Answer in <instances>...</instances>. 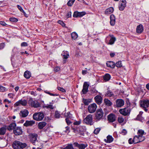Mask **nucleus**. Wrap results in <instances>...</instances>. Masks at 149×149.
I'll list each match as a JSON object with an SVG mask.
<instances>
[{"label": "nucleus", "mask_w": 149, "mask_h": 149, "mask_svg": "<svg viewBox=\"0 0 149 149\" xmlns=\"http://www.w3.org/2000/svg\"><path fill=\"white\" fill-rule=\"evenodd\" d=\"M27 145L25 143H22L20 141H14L12 144V146L14 149H23Z\"/></svg>", "instance_id": "obj_1"}, {"label": "nucleus", "mask_w": 149, "mask_h": 149, "mask_svg": "<svg viewBox=\"0 0 149 149\" xmlns=\"http://www.w3.org/2000/svg\"><path fill=\"white\" fill-rule=\"evenodd\" d=\"M38 135L36 134H32L30 135V138L31 142L33 145L36 146H39V142L37 140Z\"/></svg>", "instance_id": "obj_2"}, {"label": "nucleus", "mask_w": 149, "mask_h": 149, "mask_svg": "<svg viewBox=\"0 0 149 149\" xmlns=\"http://www.w3.org/2000/svg\"><path fill=\"white\" fill-rule=\"evenodd\" d=\"M44 117V114L42 112L34 113L33 116V119L37 121H40L42 120Z\"/></svg>", "instance_id": "obj_3"}, {"label": "nucleus", "mask_w": 149, "mask_h": 149, "mask_svg": "<svg viewBox=\"0 0 149 149\" xmlns=\"http://www.w3.org/2000/svg\"><path fill=\"white\" fill-rule=\"evenodd\" d=\"M104 113L101 109H98L95 114V119L99 120L103 118Z\"/></svg>", "instance_id": "obj_4"}, {"label": "nucleus", "mask_w": 149, "mask_h": 149, "mask_svg": "<svg viewBox=\"0 0 149 149\" xmlns=\"http://www.w3.org/2000/svg\"><path fill=\"white\" fill-rule=\"evenodd\" d=\"M131 110L130 107L128 106L124 109H120L119 112L122 115L126 116L130 115Z\"/></svg>", "instance_id": "obj_5"}, {"label": "nucleus", "mask_w": 149, "mask_h": 149, "mask_svg": "<svg viewBox=\"0 0 149 149\" xmlns=\"http://www.w3.org/2000/svg\"><path fill=\"white\" fill-rule=\"evenodd\" d=\"M83 121L87 124L92 125L93 124L92 115L91 114H89L84 119Z\"/></svg>", "instance_id": "obj_6"}, {"label": "nucleus", "mask_w": 149, "mask_h": 149, "mask_svg": "<svg viewBox=\"0 0 149 149\" xmlns=\"http://www.w3.org/2000/svg\"><path fill=\"white\" fill-rule=\"evenodd\" d=\"M29 103L31 107L35 108L38 107L40 106V104L38 101L36 100H33L32 98L29 100Z\"/></svg>", "instance_id": "obj_7"}, {"label": "nucleus", "mask_w": 149, "mask_h": 149, "mask_svg": "<svg viewBox=\"0 0 149 149\" xmlns=\"http://www.w3.org/2000/svg\"><path fill=\"white\" fill-rule=\"evenodd\" d=\"M97 108V106L95 103H94L90 104L88 107V111L90 113H94Z\"/></svg>", "instance_id": "obj_8"}, {"label": "nucleus", "mask_w": 149, "mask_h": 149, "mask_svg": "<svg viewBox=\"0 0 149 149\" xmlns=\"http://www.w3.org/2000/svg\"><path fill=\"white\" fill-rule=\"evenodd\" d=\"M27 103V102L26 100H19V101L16 102L14 104L15 107H17L18 106L21 105L23 106H25L26 105Z\"/></svg>", "instance_id": "obj_9"}, {"label": "nucleus", "mask_w": 149, "mask_h": 149, "mask_svg": "<svg viewBox=\"0 0 149 149\" xmlns=\"http://www.w3.org/2000/svg\"><path fill=\"white\" fill-rule=\"evenodd\" d=\"M126 0H120L119 9L120 11L123 10L126 6Z\"/></svg>", "instance_id": "obj_10"}, {"label": "nucleus", "mask_w": 149, "mask_h": 149, "mask_svg": "<svg viewBox=\"0 0 149 149\" xmlns=\"http://www.w3.org/2000/svg\"><path fill=\"white\" fill-rule=\"evenodd\" d=\"M141 107L143 108H147L149 107V100H143L140 102Z\"/></svg>", "instance_id": "obj_11"}, {"label": "nucleus", "mask_w": 149, "mask_h": 149, "mask_svg": "<svg viewBox=\"0 0 149 149\" xmlns=\"http://www.w3.org/2000/svg\"><path fill=\"white\" fill-rule=\"evenodd\" d=\"M74 146L77 147L79 149H84L87 146V144L86 143L79 144L77 142H74L73 143Z\"/></svg>", "instance_id": "obj_12"}, {"label": "nucleus", "mask_w": 149, "mask_h": 149, "mask_svg": "<svg viewBox=\"0 0 149 149\" xmlns=\"http://www.w3.org/2000/svg\"><path fill=\"white\" fill-rule=\"evenodd\" d=\"M13 132L16 135H21L22 133V130L21 127H18L15 128L13 130Z\"/></svg>", "instance_id": "obj_13"}, {"label": "nucleus", "mask_w": 149, "mask_h": 149, "mask_svg": "<svg viewBox=\"0 0 149 149\" xmlns=\"http://www.w3.org/2000/svg\"><path fill=\"white\" fill-rule=\"evenodd\" d=\"M89 86V85L88 84L87 82H84L83 86V88L82 91L83 94H85L88 92Z\"/></svg>", "instance_id": "obj_14"}, {"label": "nucleus", "mask_w": 149, "mask_h": 149, "mask_svg": "<svg viewBox=\"0 0 149 149\" xmlns=\"http://www.w3.org/2000/svg\"><path fill=\"white\" fill-rule=\"evenodd\" d=\"M28 111L26 109H25L21 111L19 114L20 116L22 117H25L28 116Z\"/></svg>", "instance_id": "obj_15"}, {"label": "nucleus", "mask_w": 149, "mask_h": 149, "mask_svg": "<svg viewBox=\"0 0 149 149\" xmlns=\"http://www.w3.org/2000/svg\"><path fill=\"white\" fill-rule=\"evenodd\" d=\"M108 119L110 122H113L115 121L116 117L115 115L113 114H111L108 116Z\"/></svg>", "instance_id": "obj_16"}, {"label": "nucleus", "mask_w": 149, "mask_h": 149, "mask_svg": "<svg viewBox=\"0 0 149 149\" xmlns=\"http://www.w3.org/2000/svg\"><path fill=\"white\" fill-rule=\"evenodd\" d=\"M53 101L49 103V104H47L46 105H44L43 106L44 108H46L50 110H53L55 107L52 105Z\"/></svg>", "instance_id": "obj_17"}, {"label": "nucleus", "mask_w": 149, "mask_h": 149, "mask_svg": "<svg viewBox=\"0 0 149 149\" xmlns=\"http://www.w3.org/2000/svg\"><path fill=\"white\" fill-rule=\"evenodd\" d=\"M96 102L98 104H100L102 102V98L99 95H97L94 98Z\"/></svg>", "instance_id": "obj_18"}, {"label": "nucleus", "mask_w": 149, "mask_h": 149, "mask_svg": "<svg viewBox=\"0 0 149 149\" xmlns=\"http://www.w3.org/2000/svg\"><path fill=\"white\" fill-rule=\"evenodd\" d=\"M143 30V27L141 24L138 25L136 28V32L139 34L141 33Z\"/></svg>", "instance_id": "obj_19"}, {"label": "nucleus", "mask_w": 149, "mask_h": 149, "mask_svg": "<svg viewBox=\"0 0 149 149\" xmlns=\"http://www.w3.org/2000/svg\"><path fill=\"white\" fill-rule=\"evenodd\" d=\"M35 121L34 120H26L25 123H24V125L25 127L32 126L35 123Z\"/></svg>", "instance_id": "obj_20"}, {"label": "nucleus", "mask_w": 149, "mask_h": 149, "mask_svg": "<svg viewBox=\"0 0 149 149\" xmlns=\"http://www.w3.org/2000/svg\"><path fill=\"white\" fill-rule=\"evenodd\" d=\"M124 101L121 99H118L116 101V105L117 107H121L124 104Z\"/></svg>", "instance_id": "obj_21"}, {"label": "nucleus", "mask_w": 149, "mask_h": 149, "mask_svg": "<svg viewBox=\"0 0 149 149\" xmlns=\"http://www.w3.org/2000/svg\"><path fill=\"white\" fill-rule=\"evenodd\" d=\"M16 126V123H13L10 124V125L7 127V129L8 130L10 131L13 130H14V129L15 127Z\"/></svg>", "instance_id": "obj_22"}, {"label": "nucleus", "mask_w": 149, "mask_h": 149, "mask_svg": "<svg viewBox=\"0 0 149 149\" xmlns=\"http://www.w3.org/2000/svg\"><path fill=\"white\" fill-rule=\"evenodd\" d=\"M111 25L112 26H114L115 23V16L113 15H111L110 16Z\"/></svg>", "instance_id": "obj_23"}, {"label": "nucleus", "mask_w": 149, "mask_h": 149, "mask_svg": "<svg viewBox=\"0 0 149 149\" xmlns=\"http://www.w3.org/2000/svg\"><path fill=\"white\" fill-rule=\"evenodd\" d=\"M107 139H104V141L107 143H111L113 140V138L111 136L109 135L107 137Z\"/></svg>", "instance_id": "obj_24"}, {"label": "nucleus", "mask_w": 149, "mask_h": 149, "mask_svg": "<svg viewBox=\"0 0 149 149\" xmlns=\"http://www.w3.org/2000/svg\"><path fill=\"white\" fill-rule=\"evenodd\" d=\"M47 125V123L45 122L42 121L39 123L38 124V128L39 129H42Z\"/></svg>", "instance_id": "obj_25"}, {"label": "nucleus", "mask_w": 149, "mask_h": 149, "mask_svg": "<svg viewBox=\"0 0 149 149\" xmlns=\"http://www.w3.org/2000/svg\"><path fill=\"white\" fill-rule=\"evenodd\" d=\"M107 67L113 68L115 66V63L113 61H108L106 63Z\"/></svg>", "instance_id": "obj_26"}, {"label": "nucleus", "mask_w": 149, "mask_h": 149, "mask_svg": "<svg viewBox=\"0 0 149 149\" xmlns=\"http://www.w3.org/2000/svg\"><path fill=\"white\" fill-rule=\"evenodd\" d=\"M114 11V9L113 7H110L106 10L105 11V14L108 15L111 14Z\"/></svg>", "instance_id": "obj_27"}, {"label": "nucleus", "mask_w": 149, "mask_h": 149, "mask_svg": "<svg viewBox=\"0 0 149 149\" xmlns=\"http://www.w3.org/2000/svg\"><path fill=\"white\" fill-rule=\"evenodd\" d=\"M31 73L29 71H26L24 72V76L25 78L28 79L31 77Z\"/></svg>", "instance_id": "obj_28"}, {"label": "nucleus", "mask_w": 149, "mask_h": 149, "mask_svg": "<svg viewBox=\"0 0 149 149\" xmlns=\"http://www.w3.org/2000/svg\"><path fill=\"white\" fill-rule=\"evenodd\" d=\"M61 54L63 56V58L65 59L68 58L69 56L68 53L66 51H63Z\"/></svg>", "instance_id": "obj_29"}, {"label": "nucleus", "mask_w": 149, "mask_h": 149, "mask_svg": "<svg viewBox=\"0 0 149 149\" xmlns=\"http://www.w3.org/2000/svg\"><path fill=\"white\" fill-rule=\"evenodd\" d=\"M133 142L134 143H136L140 142L139 136L138 135L135 136L133 140Z\"/></svg>", "instance_id": "obj_30"}, {"label": "nucleus", "mask_w": 149, "mask_h": 149, "mask_svg": "<svg viewBox=\"0 0 149 149\" xmlns=\"http://www.w3.org/2000/svg\"><path fill=\"white\" fill-rule=\"evenodd\" d=\"M6 129L4 127H1L0 128V135H3L6 132Z\"/></svg>", "instance_id": "obj_31"}, {"label": "nucleus", "mask_w": 149, "mask_h": 149, "mask_svg": "<svg viewBox=\"0 0 149 149\" xmlns=\"http://www.w3.org/2000/svg\"><path fill=\"white\" fill-rule=\"evenodd\" d=\"M111 38L109 40V44L112 45L113 44L116 40V38L113 35L110 36Z\"/></svg>", "instance_id": "obj_32"}, {"label": "nucleus", "mask_w": 149, "mask_h": 149, "mask_svg": "<svg viewBox=\"0 0 149 149\" xmlns=\"http://www.w3.org/2000/svg\"><path fill=\"white\" fill-rule=\"evenodd\" d=\"M104 103L106 105L109 106H111L112 104V102H111L110 100L106 99H104Z\"/></svg>", "instance_id": "obj_33"}, {"label": "nucleus", "mask_w": 149, "mask_h": 149, "mask_svg": "<svg viewBox=\"0 0 149 149\" xmlns=\"http://www.w3.org/2000/svg\"><path fill=\"white\" fill-rule=\"evenodd\" d=\"M111 78L110 75L108 74H107L104 76V79L105 81H108Z\"/></svg>", "instance_id": "obj_34"}, {"label": "nucleus", "mask_w": 149, "mask_h": 149, "mask_svg": "<svg viewBox=\"0 0 149 149\" xmlns=\"http://www.w3.org/2000/svg\"><path fill=\"white\" fill-rule=\"evenodd\" d=\"M114 95L113 94L111 91H109L105 94V96L107 97H112Z\"/></svg>", "instance_id": "obj_35"}, {"label": "nucleus", "mask_w": 149, "mask_h": 149, "mask_svg": "<svg viewBox=\"0 0 149 149\" xmlns=\"http://www.w3.org/2000/svg\"><path fill=\"white\" fill-rule=\"evenodd\" d=\"M71 37L73 39L75 40L77 38L78 35L76 32H74L72 33Z\"/></svg>", "instance_id": "obj_36"}, {"label": "nucleus", "mask_w": 149, "mask_h": 149, "mask_svg": "<svg viewBox=\"0 0 149 149\" xmlns=\"http://www.w3.org/2000/svg\"><path fill=\"white\" fill-rule=\"evenodd\" d=\"M54 117L56 118H59L61 117V114L58 111H56L55 112Z\"/></svg>", "instance_id": "obj_37"}, {"label": "nucleus", "mask_w": 149, "mask_h": 149, "mask_svg": "<svg viewBox=\"0 0 149 149\" xmlns=\"http://www.w3.org/2000/svg\"><path fill=\"white\" fill-rule=\"evenodd\" d=\"M144 133L143 130H139L138 132V136H143Z\"/></svg>", "instance_id": "obj_38"}, {"label": "nucleus", "mask_w": 149, "mask_h": 149, "mask_svg": "<svg viewBox=\"0 0 149 149\" xmlns=\"http://www.w3.org/2000/svg\"><path fill=\"white\" fill-rule=\"evenodd\" d=\"M63 149H74V148L72 144H68Z\"/></svg>", "instance_id": "obj_39"}, {"label": "nucleus", "mask_w": 149, "mask_h": 149, "mask_svg": "<svg viewBox=\"0 0 149 149\" xmlns=\"http://www.w3.org/2000/svg\"><path fill=\"white\" fill-rule=\"evenodd\" d=\"M75 0H69L67 3V5L69 6H71L73 5Z\"/></svg>", "instance_id": "obj_40"}, {"label": "nucleus", "mask_w": 149, "mask_h": 149, "mask_svg": "<svg viewBox=\"0 0 149 149\" xmlns=\"http://www.w3.org/2000/svg\"><path fill=\"white\" fill-rule=\"evenodd\" d=\"M115 65L117 67H121L122 66V65L121 61H118L116 63Z\"/></svg>", "instance_id": "obj_41"}, {"label": "nucleus", "mask_w": 149, "mask_h": 149, "mask_svg": "<svg viewBox=\"0 0 149 149\" xmlns=\"http://www.w3.org/2000/svg\"><path fill=\"white\" fill-rule=\"evenodd\" d=\"M118 120L119 123H122L124 122V118L121 116H120L118 118Z\"/></svg>", "instance_id": "obj_42"}, {"label": "nucleus", "mask_w": 149, "mask_h": 149, "mask_svg": "<svg viewBox=\"0 0 149 149\" xmlns=\"http://www.w3.org/2000/svg\"><path fill=\"white\" fill-rule=\"evenodd\" d=\"M90 92L93 94H96L98 92V91H97L95 88H92L90 90Z\"/></svg>", "instance_id": "obj_43"}, {"label": "nucleus", "mask_w": 149, "mask_h": 149, "mask_svg": "<svg viewBox=\"0 0 149 149\" xmlns=\"http://www.w3.org/2000/svg\"><path fill=\"white\" fill-rule=\"evenodd\" d=\"M85 14H86V13L84 12H78V17H82L83 16L85 15Z\"/></svg>", "instance_id": "obj_44"}, {"label": "nucleus", "mask_w": 149, "mask_h": 149, "mask_svg": "<svg viewBox=\"0 0 149 149\" xmlns=\"http://www.w3.org/2000/svg\"><path fill=\"white\" fill-rule=\"evenodd\" d=\"M83 102L84 104L86 105H88L90 102L89 100L87 99H84L83 100Z\"/></svg>", "instance_id": "obj_45"}, {"label": "nucleus", "mask_w": 149, "mask_h": 149, "mask_svg": "<svg viewBox=\"0 0 149 149\" xmlns=\"http://www.w3.org/2000/svg\"><path fill=\"white\" fill-rule=\"evenodd\" d=\"M10 21L14 22H16L18 21V19L15 17H10L9 19Z\"/></svg>", "instance_id": "obj_46"}, {"label": "nucleus", "mask_w": 149, "mask_h": 149, "mask_svg": "<svg viewBox=\"0 0 149 149\" xmlns=\"http://www.w3.org/2000/svg\"><path fill=\"white\" fill-rule=\"evenodd\" d=\"M100 130H101V129L100 128H96L94 130V133L96 134H98L99 133Z\"/></svg>", "instance_id": "obj_47"}, {"label": "nucleus", "mask_w": 149, "mask_h": 149, "mask_svg": "<svg viewBox=\"0 0 149 149\" xmlns=\"http://www.w3.org/2000/svg\"><path fill=\"white\" fill-rule=\"evenodd\" d=\"M139 142H141L144 141L145 139V137L144 136H139Z\"/></svg>", "instance_id": "obj_48"}, {"label": "nucleus", "mask_w": 149, "mask_h": 149, "mask_svg": "<svg viewBox=\"0 0 149 149\" xmlns=\"http://www.w3.org/2000/svg\"><path fill=\"white\" fill-rule=\"evenodd\" d=\"M65 120L66 123L68 125H70L72 123L70 120H69L68 118H66Z\"/></svg>", "instance_id": "obj_49"}, {"label": "nucleus", "mask_w": 149, "mask_h": 149, "mask_svg": "<svg viewBox=\"0 0 149 149\" xmlns=\"http://www.w3.org/2000/svg\"><path fill=\"white\" fill-rule=\"evenodd\" d=\"M58 24H61L63 26H65V24H64V22L61 20H58Z\"/></svg>", "instance_id": "obj_50"}, {"label": "nucleus", "mask_w": 149, "mask_h": 149, "mask_svg": "<svg viewBox=\"0 0 149 149\" xmlns=\"http://www.w3.org/2000/svg\"><path fill=\"white\" fill-rule=\"evenodd\" d=\"M73 17H78V11H76L74 12Z\"/></svg>", "instance_id": "obj_51"}, {"label": "nucleus", "mask_w": 149, "mask_h": 149, "mask_svg": "<svg viewBox=\"0 0 149 149\" xmlns=\"http://www.w3.org/2000/svg\"><path fill=\"white\" fill-rule=\"evenodd\" d=\"M5 46V44L3 43H2L0 44V49H3Z\"/></svg>", "instance_id": "obj_52"}, {"label": "nucleus", "mask_w": 149, "mask_h": 149, "mask_svg": "<svg viewBox=\"0 0 149 149\" xmlns=\"http://www.w3.org/2000/svg\"><path fill=\"white\" fill-rule=\"evenodd\" d=\"M17 8H18V9L21 12H24V10L22 7L20 6L19 5H17Z\"/></svg>", "instance_id": "obj_53"}, {"label": "nucleus", "mask_w": 149, "mask_h": 149, "mask_svg": "<svg viewBox=\"0 0 149 149\" xmlns=\"http://www.w3.org/2000/svg\"><path fill=\"white\" fill-rule=\"evenodd\" d=\"M58 90L62 92H65V90L62 88H61V87H58Z\"/></svg>", "instance_id": "obj_54"}, {"label": "nucleus", "mask_w": 149, "mask_h": 149, "mask_svg": "<svg viewBox=\"0 0 149 149\" xmlns=\"http://www.w3.org/2000/svg\"><path fill=\"white\" fill-rule=\"evenodd\" d=\"M5 88L0 85V91L3 92L5 91Z\"/></svg>", "instance_id": "obj_55"}, {"label": "nucleus", "mask_w": 149, "mask_h": 149, "mask_svg": "<svg viewBox=\"0 0 149 149\" xmlns=\"http://www.w3.org/2000/svg\"><path fill=\"white\" fill-rule=\"evenodd\" d=\"M28 45L27 43L26 42H23L21 44V46L22 47H26L28 46Z\"/></svg>", "instance_id": "obj_56"}, {"label": "nucleus", "mask_w": 149, "mask_h": 149, "mask_svg": "<svg viewBox=\"0 0 149 149\" xmlns=\"http://www.w3.org/2000/svg\"><path fill=\"white\" fill-rule=\"evenodd\" d=\"M127 133V131L125 129H123L121 132V134H122L123 135H125Z\"/></svg>", "instance_id": "obj_57"}, {"label": "nucleus", "mask_w": 149, "mask_h": 149, "mask_svg": "<svg viewBox=\"0 0 149 149\" xmlns=\"http://www.w3.org/2000/svg\"><path fill=\"white\" fill-rule=\"evenodd\" d=\"M67 17L68 18L71 17V12L69 11L68 12L66 15Z\"/></svg>", "instance_id": "obj_58"}, {"label": "nucleus", "mask_w": 149, "mask_h": 149, "mask_svg": "<svg viewBox=\"0 0 149 149\" xmlns=\"http://www.w3.org/2000/svg\"><path fill=\"white\" fill-rule=\"evenodd\" d=\"M60 68L58 67H56L54 68V71L56 72H57L60 70Z\"/></svg>", "instance_id": "obj_59"}, {"label": "nucleus", "mask_w": 149, "mask_h": 149, "mask_svg": "<svg viewBox=\"0 0 149 149\" xmlns=\"http://www.w3.org/2000/svg\"><path fill=\"white\" fill-rule=\"evenodd\" d=\"M70 114V112H68L67 113H65L64 115L65 117H66V118H68Z\"/></svg>", "instance_id": "obj_60"}, {"label": "nucleus", "mask_w": 149, "mask_h": 149, "mask_svg": "<svg viewBox=\"0 0 149 149\" xmlns=\"http://www.w3.org/2000/svg\"><path fill=\"white\" fill-rule=\"evenodd\" d=\"M65 129L66 130L65 131V132H66V133H68L70 132L69 127L68 126H67L65 127Z\"/></svg>", "instance_id": "obj_61"}, {"label": "nucleus", "mask_w": 149, "mask_h": 149, "mask_svg": "<svg viewBox=\"0 0 149 149\" xmlns=\"http://www.w3.org/2000/svg\"><path fill=\"white\" fill-rule=\"evenodd\" d=\"M0 24L3 26H5L7 25L3 21H0Z\"/></svg>", "instance_id": "obj_62"}, {"label": "nucleus", "mask_w": 149, "mask_h": 149, "mask_svg": "<svg viewBox=\"0 0 149 149\" xmlns=\"http://www.w3.org/2000/svg\"><path fill=\"white\" fill-rule=\"evenodd\" d=\"M80 124V122L79 121H76L74 123V124L75 125H79Z\"/></svg>", "instance_id": "obj_63"}, {"label": "nucleus", "mask_w": 149, "mask_h": 149, "mask_svg": "<svg viewBox=\"0 0 149 149\" xmlns=\"http://www.w3.org/2000/svg\"><path fill=\"white\" fill-rule=\"evenodd\" d=\"M87 73V71L86 70H83L82 71V73L83 75H85Z\"/></svg>", "instance_id": "obj_64"}]
</instances>
